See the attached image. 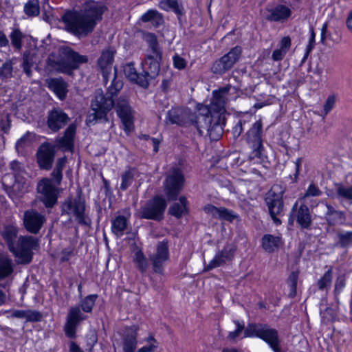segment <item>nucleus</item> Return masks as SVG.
Instances as JSON below:
<instances>
[{"instance_id": "nucleus-1", "label": "nucleus", "mask_w": 352, "mask_h": 352, "mask_svg": "<svg viewBox=\"0 0 352 352\" xmlns=\"http://www.w3.org/2000/svg\"><path fill=\"white\" fill-rule=\"evenodd\" d=\"M237 97L236 89L232 86H226L213 91V98L210 107L199 104L197 114L193 115L188 109L173 108L166 117V124L178 125H194L201 133V129H208L212 124V118L215 113H223L228 102Z\"/></svg>"}, {"instance_id": "nucleus-2", "label": "nucleus", "mask_w": 352, "mask_h": 352, "mask_svg": "<svg viewBox=\"0 0 352 352\" xmlns=\"http://www.w3.org/2000/svg\"><path fill=\"white\" fill-rule=\"evenodd\" d=\"M104 9L102 3L89 0L81 12H66L62 17L66 30L78 36H86L101 19Z\"/></svg>"}, {"instance_id": "nucleus-3", "label": "nucleus", "mask_w": 352, "mask_h": 352, "mask_svg": "<svg viewBox=\"0 0 352 352\" xmlns=\"http://www.w3.org/2000/svg\"><path fill=\"white\" fill-rule=\"evenodd\" d=\"M235 329L228 332L227 339L234 342L239 339L243 331V338H259L267 342L274 352H286L281 346L278 331L268 325L263 324H248L245 329L243 321L234 320Z\"/></svg>"}, {"instance_id": "nucleus-4", "label": "nucleus", "mask_w": 352, "mask_h": 352, "mask_svg": "<svg viewBox=\"0 0 352 352\" xmlns=\"http://www.w3.org/2000/svg\"><path fill=\"white\" fill-rule=\"evenodd\" d=\"M17 234L18 228L14 225L5 226L1 232V236L15 256L16 262L29 263L32 259L33 250L38 247V241L32 236H21L17 238Z\"/></svg>"}, {"instance_id": "nucleus-5", "label": "nucleus", "mask_w": 352, "mask_h": 352, "mask_svg": "<svg viewBox=\"0 0 352 352\" xmlns=\"http://www.w3.org/2000/svg\"><path fill=\"white\" fill-rule=\"evenodd\" d=\"M113 107V99L111 98H106L101 90H97L91 104L92 112L88 114L86 120L87 124H94L98 120H107V113Z\"/></svg>"}, {"instance_id": "nucleus-6", "label": "nucleus", "mask_w": 352, "mask_h": 352, "mask_svg": "<svg viewBox=\"0 0 352 352\" xmlns=\"http://www.w3.org/2000/svg\"><path fill=\"white\" fill-rule=\"evenodd\" d=\"M283 192L282 188L276 185L267 193L265 198L270 216L276 224L280 223V220L277 216L280 215L283 212Z\"/></svg>"}, {"instance_id": "nucleus-7", "label": "nucleus", "mask_w": 352, "mask_h": 352, "mask_svg": "<svg viewBox=\"0 0 352 352\" xmlns=\"http://www.w3.org/2000/svg\"><path fill=\"white\" fill-rule=\"evenodd\" d=\"M166 203L164 198L157 196L146 203L138 212L141 218L153 220L162 219Z\"/></svg>"}, {"instance_id": "nucleus-8", "label": "nucleus", "mask_w": 352, "mask_h": 352, "mask_svg": "<svg viewBox=\"0 0 352 352\" xmlns=\"http://www.w3.org/2000/svg\"><path fill=\"white\" fill-rule=\"evenodd\" d=\"M241 48L235 47L226 54L217 60L212 65L211 70L217 74H223L230 70L240 59Z\"/></svg>"}, {"instance_id": "nucleus-9", "label": "nucleus", "mask_w": 352, "mask_h": 352, "mask_svg": "<svg viewBox=\"0 0 352 352\" xmlns=\"http://www.w3.org/2000/svg\"><path fill=\"white\" fill-rule=\"evenodd\" d=\"M184 177L179 168H173L164 183V191L169 200H173L182 190Z\"/></svg>"}, {"instance_id": "nucleus-10", "label": "nucleus", "mask_w": 352, "mask_h": 352, "mask_svg": "<svg viewBox=\"0 0 352 352\" xmlns=\"http://www.w3.org/2000/svg\"><path fill=\"white\" fill-rule=\"evenodd\" d=\"M116 110L118 116L121 120L123 130L126 134H129L134 129V111L129 104L128 101L124 98H120L118 100Z\"/></svg>"}, {"instance_id": "nucleus-11", "label": "nucleus", "mask_w": 352, "mask_h": 352, "mask_svg": "<svg viewBox=\"0 0 352 352\" xmlns=\"http://www.w3.org/2000/svg\"><path fill=\"white\" fill-rule=\"evenodd\" d=\"M162 58V52H147L142 63V72L144 77H147L148 85L159 74Z\"/></svg>"}, {"instance_id": "nucleus-12", "label": "nucleus", "mask_w": 352, "mask_h": 352, "mask_svg": "<svg viewBox=\"0 0 352 352\" xmlns=\"http://www.w3.org/2000/svg\"><path fill=\"white\" fill-rule=\"evenodd\" d=\"M37 190L46 207H52L56 204L58 189L51 179H42L38 184Z\"/></svg>"}, {"instance_id": "nucleus-13", "label": "nucleus", "mask_w": 352, "mask_h": 352, "mask_svg": "<svg viewBox=\"0 0 352 352\" xmlns=\"http://www.w3.org/2000/svg\"><path fill=\"white\" fill-rule=\"evenodd\" d=\"M262 122L261 120L256 121L247 133V142L250 146L255 152V155H260L263 148L262 142Z\"/></svg>"}, {"instance_id": "nucleus-14", "label": "nucleus", "mask_w": 352, "mask_h": 352, "mask_svg": "<svg viewBox=\"0 0 352 352\" xmlns=\"http://www.w3.org/2000/svg\"><path fill=\"white\" fill-rule=\"evenodd\" d=\"M87 318L80 309V306L72 307L68 312L67 320L65 325V331L69 338L75 336L78 325Z\"/></svg>"}, {"instance_id": "nucleus-15", "label": "nucleus", "mask_w": 352, "mask_h": 352, "mask_svg": "<svg viewBox=\"0 0 352 352\" xmlns=\"http://www.w3.org/2000/svg\"><path fill=\"white\" fill-rule=\"evenodd\" d=\"M45 221V216L35 210H29L24 213L23 224L29 232L38 233Z\"/></svg>"}, {"instance_id": "nucleus-16", "label": "nucleus", "mask_w": 352, "mask_h": 352, "mask_svg": "<svg viewBox=\"0 0 352 352\" xmlns=\"http://www.w3.org/2000/svg\"><path fill=\"white\" fill-rule=\"evenodd\" d=\"M235 251V245L232 244L226 245L223 249L219 251L209 263L205 266L204 270L209 271L225 264L227 261H231L234 257Z\"/></svg>"}, {"instance_id": "nucleus-17", "label": "nucleus", "mask_w": 352, "mask_h": 352, "mask_svg": "<svg viewBox=\"0 0 352 352\" xmlns=\"http://www.w3.org/2000/svg\"><path fill=\"white\" fill-rule=\"evenodd\" d=\"M262 14L267 21L283 23L291 16L292 10L286 6L278 5L275 7L267 8L263 11Z\"/></svg>"}, {"instance_id": "nucleus-18", "label": "nucleus", "mask_w": 352, "mask_h": 352, "mask_svg": "<svg viewBox=\"0 0 352 352\" xmlns=\"http://www.w3.org/2000/svg\"><path fill=\"white\" fill-rule=\"evenodd\" d=\"M204 211L207 214L221 221L232 222L239 219V215L232 210L223 207H215L213 205L208 204L204 206Z\"/></svg>"}, {"instance_id": "nucleus-19", "label": "nucleus", "mask_w": 352, "mask_h": 352, "mask_svg": "<svg viewBox=\"0 0 352 352\" xmlns=\"http://www.w3.org/2000/svg\"><path fill=\"white\" fill-rule=\"evenodd\" d=\"M169 258L167 242L162 241L157 244L156 254L151 257L153 270L157 273H162L164 263Z\"/></svg>"}, {"instance_id": "nucleus-20", "label": "nucleus", "mask_w": 352, "mask_h": 352, "mask_svg": "<svg viewBox=\"0 0 352 352\" xmlns=\"http://www.w3.org/2000/svg\"><path fill=\"white\" fill-rule=\"evenodd\" d=\"M319 206L326 210L324 215L329 225H343L346 223V215L344 212L337 210L331 206L324 202H320Z\"/></svg>"}, {"instance_id": "nucleus-21", "label": "nucleus", "mask_w": 352, "mask_h": 352, "mask_svg": "<svg viewBox=\"0 0 352 352\" xmlns=\"http://www.w3.org/2000/svg\"><path fill=\"white\" fill-rule=\"evenodd\" d=\"M54 156L52 145L49 143L43 144L37 152V161L41 168L50 169Z\"/></svg>"}, {"instance_id": "nucleus-22", "label": "nucleus", "mask_w": 352, "mask_h": 352, "mask_svg": "<svg viewBox=\"0 0 352 352\" xmlns=\"http://www.w3.org/2000/svg\"><path fill=\"white\" fill-rule=\"evenodd\" d=\"M138 327L133 325L126 328L123 338V352H134L138 345Z\"/></svg>"}, {"instance_id": "nucleus-23", "label": "nucleus", "mask_w": 352, "mask_h": 352, "mask_svg": "<svg viewBox=\"0 0 352 352\" xmlns=\"http://www.w3.org/2000/svg\"><path fill=\"white\" fill-rule=\"evenodd\" d=\"M63 212L76 217L79 221L83 217L85 204L80 199H69L63 205Z\"/></svg>"}, {"instance_id": "nucleus-24", "label": "nucleus", "mask_w": 352, "mask_h": 352, "mask_svg": "<svg viewBox=\"0 0 352 352\" xmlns=\"http://www.w3.org/2000/svg\"><path fill=\"white\" fill-rule=\"evenodd\" d=\"M67 118V116L61 109H55L48 116V126L52 131H57L65 124Z\"/></svg>"}, {"instance_id": "nucleus-25", "label": "nucleus", "mask_w": 352, "mask_h": 352, "mask_svg": "<svg viewBox=\"0 0 352 352\" xmlns=\"http://www.w3.org/2000/svg\"><path fill=\"white\" fill-rule=\"evenodd\" d=\"M48 88L53 91L57 98L63 100L68 92V85L62 78H50L47 81Z\"/></svg>"}, {"instance_id": "nucleus-26", "label": "nucleus", "mask_w": 352, "mask_h": 352, "mask_svg": "<svg viewBox=\"0 0 352 352\" xmlns=\"http://www.w3.org/2000/svg\"><path fill=\"white\" fill-rule=\"evenodd\" d=\"M114 54L115 51L111 48H108L102 52L98 60V65L102 72L104 79L107 78V75L111 70Z\"/></svg>"}, {"instance_id": "nucleus-27", "label": "nucleus", "mask_w": 352, "mask_h": 352, "mask_svg": "<svg viewBox=\"0 0 352 352\" xmlns=\"http://www.w3.org/2000/svg\"><path fill=\"white\" fill-rule=\"evenodd\" d=\"M123 72L126 77L131 81H133L143 87H148L147 77H144L143 72L138 74L133 63H129L125 64L123 66Z\"/></svg>"}, {"instance_id": "nucleus-28", "label": "nucleus", "mask_w": 352, "mask_h": 352, "mask_svg": "<svg viewBox=\"0 0 352 352\" xmlns=\"http://www.w3.org/2000/svg\"><path fill=\"white\" fill-rule=\"evenodd\" d=\"M76 133V126L69 125L64 135L56 140V146L63 151H72L74 146V137Z\"/></svg>"}, {"instance_id": "nucleus-29", "label": "nucleus", "mask_w": 352, "mask_h": 352, "mask_svg": "<svg viewBox=\"0 0 352 352\" xmlns=\"http://www.w3.org/2000/svg\"><path fill=\"white\" fill-rule=\"evenodd\" d=\"M283 242L280 236H274L270 234L263 235L261 239V247L269 253L277 251L283 245Z\"/></svg>"}, {"instance_id": "nucleus-30", "label": "nucleus", "mask_w": 352, "mask_h": 352, "mask_svg": "<svg viewBox=\"0 0 352 352\" xmlns=\"http://www.w3.org/2000/svg\"><path fill=\"white\" fill-rule=\"evenodd\" d=\"M291 47V38L289 36L283 37L280 43L279 47L276 49L272 55L274 61L281 60L284 58Z\"/></svg>"}, {"instance_id": "nucleus-31", "label": "nucleus", "mask_w": 352, "mask_h": 352, "mask_svg": "<svg viewBox=\"0 0 352 352\" xmlns=\"http://www.w3.org/2000/svg\"><path fill=\"white\" fill-rule=\"evenodd\" d=\"M188 202L185 197L182 196L179 198V203L174 204L169 208V213L177 218H179L188 213Z\"/></svg>"}, {"instance_id": "nucleus-32", "label": "nucleus", "mask_w": 352, "mask_h": 352, "mask_svg": "<svg viewBox=\"0 0 352 352\" xmlns=\"http://www.w3.org/2000/svg\"><path fill=\"white\" fill-rule=\"evenodd\" d=\"M11 316L30 322L39 321L41 318V314L38 311L30 309L14 310L11 313Z\"/></svg>"}, {"instance_id": "nucleus-33", "label": "nucleus", "mask_w": 352, "mask_h": 352, "mask_svg": "<svg viewBox=\"0 0 352 352\" xmlns=\"http://www.w3.org/2000/svg\"><path fill=\"white\" fill-rule=\"evenodd\" d=\"M13 271L12 261L7 256L0 255V280L8 277Z\"/></svg>"}, {"instance_id": "nucleus-34", "label": "nucleus", "mask_w": 352, "mask_h": 352, "mask_svg": "<svg viewBox=\"0 0 352 352\" xmlns=\"http://www.w3.org/2000/svg\"><path fill=\"white\" fill-rule=\"evenodd\" d=\"M128 226V219L124 216H118L111 224V230L118 237L123 235Z\"/></svg>"}, {"instance_id": "nucleus-35", "label": "nucleus", "mask_w": 352, "mask_h": 352, "mask_svg": "<svg viewBox=\"0 0 352 352\" xmlns=\"http://www.w3.org/2000/svg\"><path fill=\"white\" fill-rule=\"evenodd\" d=\"M68 60L71 61L69 67L61 69V72L69 73L72 69L77 67L78 64L87 62V58L85 56L80 55L75 52H70L68 54Z\"/></svg>"}, {"instance_id": "nucleus-36", "label": "nucleus", "mask_w": 352, "mask_h": 352, "mask_svg": "<svg viewBox=\"0 0 352 352\" xmlns=\"http://www.w3.org/2000/svg\"><path fill=\"white\" fill-rule=\"evenodd\" d=\"M297 222L302 228H308L311 222V216L309 212V208L305 205H302L298 209L296 212Z\"/></svg>"}, {"instance_id": "nucleus-37", "label": "nucleus", "mask_w": 352, "mask_h": 352, "mask_svg": "<svg viewBox=\"0 0 352 352\" xmlns=\"http://www.w3.org/2000/svg\"><path fill=\"white\" fill-rule=\"evenodd\" d=\"M133 261L137 268L142 273L148 268V261L142 251L139 248L133 250Z\"/></svg>"}, {"instance_id": "nucleus-38", "label": "nucleus", "mask_w": 352, "mask_h": 352, "mask_svg": "<svg viewBox=\"0 0 352 352\" xmlns=\"http://www.w3.org/2000/svg\"><path fill=\"white\" fill-rule=\"evenodd\" d=\"M160 8L166 11H173L177 14H182L183 8L178 0H162L159 3Z\"/></svg>"}, {"instance_id": "nucleus-39", "label": "nucleus", "mask_w": 352, "mask_h": 352, "mask_svg": "<svg viewBox=\"0 0 352 352\" xmlns=\"http://www.w3.org/2000/svg\"><path fill=\"white\" fill-rule=\"evenodd\" d=\"M35 136L34 133L27 132L16 143V148L19 153H22L25 148H30Z\"/></svg>"}, {"instance_id": "nucleus-40", "label": "nucleus", "mask_w": 352, "mask_h": 352, "mask_svg": "<svg viewBox=\"0 0 352 352\" xmlns=\"http://www.w3.org/2000/svg\"><path fill=\"white\" fill-rule=\"evenodd\" d=\"M146 344L140 347L136 352H155L159 347L158 341L152 334H150L145 340Z\"/></svg>"}, {"instance_id": "nucleus-41", "label": "nucleus", "mask_w": 352, "mask_h": 352, "mask_svg": "<svg viewBox=\"0 0 352 352\" xmlns=\"http://www.w3.org/2000/svg\"><path fill=\"white\" fill-rule=\"evenodd\" d=\"M333 278V269L331 267L323 276L318 280V287L320 290L327 289L330 287Z\"/></svg>"}, {"instance_id": "nucleus-42", "label": "nucleus", "mask_w": 352, "mask_h": 352, "mask_svg": "<svg viewBox=\"0 0 352 352\" xmlns=\"http://www.w3.org/2000/svg\"><path fill=\"white\" fill-rule=\"evenodd\" d=\"M336 190L340 198L352 202V186L338 184L336 186Z\"/></svg>"}, {"instance_id": "nucleus-43", "label": "nucleus", "mask_w": 352, "mask_h": 352, "mask_svg": "<svg viewBox=\"0 0 352 352\" xmlns=\"http://www.w3.org/2000/svg\"><path fill=\"white\" fill-rule=\"evenodd\" d=\"M98 298L96 294H91L86 296L80 304V307L82 311L86 313H90L95 305L96 300Z\"/></svg>"}, {"instance_id": "nucleus-44", "label": "nucleus", "mask_w": 352, "mask_h": 352, "mask_svg": "<svg viewBox=\"0 0 352 352\" xmlns=\"http://www.w3.org/2000/svg\"><path fill=\"white\" fill-rule=\"evenodd\" d=\"M144 38L148 45V52H162L159 47L156 36L153 34H147Z\"/></svg>"}, {"instance_id": "nucleus-45", "label": "nucleus", "mask_w": 352, "mask_h": 352, "mask_svg": "<svg viewBox=\"0 0 352 352\" xmlns=\"http://www.w3.org/2000/svg\"><path fill=\"white\" fill-rule=\"evenodd\" d=\"M134 175L135 171L132 169H129L122 174L120 187L121 190H125L132 184Z\"/></svg>"}, {"instance_id": "nucleus-46", "label": "nucleus", "mask_w": 352, "mask_h": 352, "mask_svg": "<svg viewBox=\"0 0 352 352\" xmlns=\"http://www.w3.org/2000/svg\"><path fill=\"white\" fill-rule=\"evenodd\" d=\"M25 12L29 16H36L39 14L38 0H30L24 7Z\"/></svg>"}, {"instance_id": "nucleus-47", "label": "nucleus", "mask_w": 352, "mask_h": 352, "mask_svg": "<svg viewBox=\"0 0 352 352\" xmlns=\"http://www.w3.org/2000/svg\"><path fill=\"white\" fill-rule=\"evenodd\" d=\"M66 161L67 160L65 157L59 159L57 162L56 169L53 172V175L56 180L57 184H59L62 179V170L66 164Z\"/></svg>"}, {"instance_id": "nucleus-48", "label": "nucleus", "mask_w": 352, "mask_h": 352, "mask_svg": "<svg viewBox=\"0 0 352 352\" xmlns=\"http://www.w3.org/2000/svg\"><path fill=\"white\" fill-rule=\"evenodd\" d=\"M141 20L144 22H148L155 21L159 22L162 21V16L160 14L154 10H149L141 16Z\"/></svg>"}, {"instance_id": "nucleus-49", "label": "nucleus", "mask_w": 352, "mask_h": 352, "mask_svg": "<svg viewBox=\"0 0 352 352\" xmlns=\"http://www.w3.org/2000/svg\"><path fill=\"white\" fill-rule=\"evenodd\" d=\"M322 195V191L315 184H310L305 193V195L300 199L305 200L309 197H318Z\"/></svg>"}, {"instance_id": "nucleus-50", "label": "nucleus", "mask_w": 352, "mask_h": 352, "mask_svg": "<svg viewBox=\"0 0 352 352\" xmlns=\"http://www.w3.org/2000/svg\"><path fill=\"white\" fill-rule=\"evenodd\" d=\"M21 38L22 34L19 30H14L10 35L12 45L18 50L21 48Z\"/></svg>"}, {"instance_id": "nucleus-51", "label": "nucleus", "mask_w": 352, "mask_h": 352, "mask_svg": "<svg viewBox=\"0 0 352 352\" xmlns=\"http://www.w3.org/2000/svg\"><path fill=\"white\" fill-rule=\"evenodd\" d=\"M173 62L174 67L177 69H183L187 65V61L184 58L181 57L178 54H175L173 57Z\"/></svg>"}, {"instance_id": "nucleus-52", "label": "nucleus", "mask_w": 352, "mask_h": 352, "mask_svg": "<svg viewBox=\"0 0 352 352\" xmlns=\"http://www.w3.org/2000/svg\"><path fill=\"white\" fill-rule=\"evenodd\" d=\"M10 168L13 170V173L16 177V183L14 184V186H16V185H18V183L20 182L19 179L16 177V176L18 175H21V173H22L21 166L18 162L12 161L10 163Z\"/></svg>"}, {"instance_id": "nucleus-53", "label": "nucleus", "mask_w": 352, "mask_h": 352, "mask_svg": "<svg viewBox=\"0 0 352 352\" xmlns=\"http://www.w3.org/2000/svg\"><path fill=\"white\" fill-rule=\"evenodd\" d=\"M336 103V97L334 96H329L324 105V113L327 114L334 107Z\"/></svg>"}, {"instance_id": "nucleus-54", "label": "nucleus", "mask_w": 352, "mask_h": 352, "mask_svg": "<svg viewBox=\"0 0 352 352\" xmlns=\"http://www.w3.org/2000/svg\"><path fill=\"white\" fill-rule=\"evenodd\" d=\"M340 240L342 245H349L352 243V232H346L340 234Z\"/></svg>"}, {"instance_id": "nucleus-55", "label": "nucleus", "mask_w": 352, "mask_h": 352, "mask_svg": "<svg viewBox=\"0 0 352 352\" xmlns=\"http://www.w3.org/2000/svg\"><path fill=\"white\" fill-rule=\"evenodd\" d=\"M12 67L10 63H5L0 68V76L3 77H8L11 75Z\"/></svg>"}, {"instance_id": "nucleus-56", "label": "nucleus", "mask_w": 352, "mask_h": 352, "mask_svg": "<svg viewBox=\"0 0 352 352\" xmlns=\"http://www.w3.org/2000/svg\"><path fill=\"white\" fill-rule=\"evenodd\" d=\"M31 67L32 63L29 62L28 56L26 54L24 55L23 57V70L27 74L28 76L31 75Z\"/></svg>"}, {"instance_id": "nucleus-57", "label": "nucleus", "mask_w": 352, "mask_h": 352, "mask_svg": "<svg viewBox=\"0 0 352 352\" xmlns=\"http://www.w3.org/2000/svg\"><path fill=\"white\" fill-rule=\"evenodd\" d=\"M345 286V281L342 277H338L336 282V291L340 292Z\"/></svg>"}, {"instance_id": "nucleus-58", "label": "nucleus", "mask_w": 352, "mask_h": 352, "mask_svg": "<svg viewBox=\"0 0 352 352\" xmlns=\"http://www.w3.org/2000/svg\"><path fill=\"white\" fill-rule=\"evenodd\" d=\"M294 164H295V166H296V172L294 174V177H295V179H297V177H298V175L300 174V170L301 164H302V159L300 157L297 158L295 160Z\"/></svg>"}, {"instance_id": "nucleus-59", "label": "nucleus", "mask_w": 352, "mask_h": 352, "mask_svg": "<svg viewBox=\"0 0 352 352\" xmlns=\"http://www.w3.org/2000/svg\"><path fill=\"white\" fill-rule=\"evenodd\" d=\"M328 24L327 23H323L322 28H321V34H320V41L322 43H324V41L326 38V32L327 30Z\"/></svg>"}, {"instance_id": "nucleus-60", "label": "nucleus", "mask_w": 352, "mask_h": 352, "mask_svg": "<svg viewBox=\"0 0 352 352\" xmlns=\"http://www.w3.org/2000/svg\"><path fill=\"white\" fill-rule=\"evenodd\" d=\"M292 284H291V291L293 296L296 294V283H297V276L294 274H292Z\"/></svg>"}, {"instance_id": "nucleus-61", "label": "nucleus", "mask_w": 352, "mask_h": 352, "mask_svg": "<svg viewBox=\"0 0 352 352\" xmlns=\"http://www.w3.org/2000/svg\"><path fill=\"white\" fill-rule=\"evenodd\" d=\"M8 44V40L6 35L0 31V47L6 46Z\"/></svg>"}, {"instance_id": "nucleus-62", "label": "nucleus", "mask_w": 352, "mask_h": 352, "mask_svg": "<svg viewBox=\"0 0 352 352\" xmlns=\"http://www.w3.org/2000/svg\"><path fill=\"white\" fill-rule=\"evenodd\" d=\"M346 24L349 30L352 32V12H349L346 21Z\"/></svg>"}, {"instance_id": "nucleus-63", "label": "nucleus", "mask_w": 352, "mask_h": 352, "mask_svg": "<svg viewBox=\"0 0 352 352\" xmlns=\"http://www.w3.org/2000/svg\"><path fill=\"white\" fill-rule=\"evenodd\" d=\"M70 352H82V351L76 344L72 342L70 345Z\"/></svg>"}, {"instance_id": "nucleus-64", "label": "nucleus", "mask_w": 352, "mask_h": 352, "mask_svg": "<svg viewBox=\"0 0 352 352\" xmlns=\"http://www.w3.org/2000/svg\"><path fill=\"white\" fill-rule=\"evenodd\" d=\"M314 43H309V44H308V45L307 47L306 54H305V58H307V56H308L309 53L314 48Z\"/></svg>"}]
</instances>
